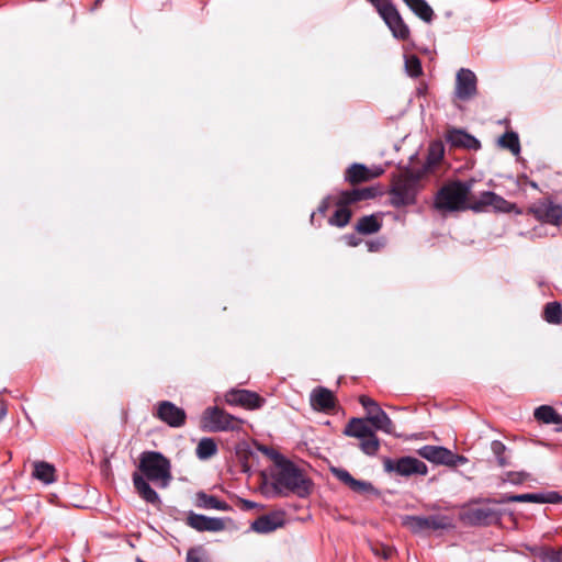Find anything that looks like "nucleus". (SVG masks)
I'll return each mask as SVG.
<instances>
[{
	"label": "nucleus",
	"mask_w": 562,
	"mask_h": 562,
	"mask_svg": "<svg viewBox=\"0 0 562 562\" xmlns=\"http://www.w3.org/2000/svg\"><path fill=\"white\" fill-rule=\"evenodd\" d=\"M284 524L285 513L283 510H276L258 517L251 524V529L257 533H269L283 527Z\"/></svg>",
	"instance_id": "4468645a"
},
{
	"label": "nucleus",
	"mask_w": 562,
	"mask_h": 562,
	"mask_svg": "<svg viewBox=\"0 0 562 562\" xmlns=\"http://www.w3.org/2000/svg\"><path fill=\"white\" fill-rule=\"evenodd\" d=\"M196 506L201 508L216 509L223 512L229 509V506L225 502H222L215 496L207 495L205 493H199L196 495Z\"/></svg>",
	"instance_id": "bb28decb"
},
{
	"label": "nucleus",
	"mask_w": 562,
	"mask_h": 562,
	"mask_svg": "<svg viewBox=\"0 0 562 562\" xmlns=\"http://www.w3.org/2000/svg\"><path fill=\"white\" fill-rule=\"evenodd\" d=\"M333 474L340 482L347 485L351 491L359 494H368L374 491V487L370 482L361 481L352 477V475L344 469H333Z\"/></svg>",
	"instance_id": "aec40b11"
},
{
	"label": "nucleus",
	"mask_w": 562,
	"mask_h": 562,
	"mask_svg": "<svg viewBox=\"0 0 562 562\" xmlns=\"http://www.w3.org/2000/svg\"><path fill=\"white\" fill-rule=\"evenodd\" d=\"M201 426L213 432L234 431L240 428V420L217 407H209L202 415Z\"/></svg>",
	"instance_id": "39448f33"
},
{
	"label": "nucleus",
	"mask_w": 562,
	"mask_h": 562,
	"mask_svg": "<svg viewBox=\"0 0 562 562\" xmlns=\"http://www.w3.org/2000/svg\"><path fill=\"white\" fill-rule=\"evenodd\" d=\"M383 19L392 35L400 41H406L409 38L411 31L408 25L404 22L397 9L391 4H384L378 12Z\"/></svg>",
	"instance_id": "1a4fd4ad"
},
{
	"label": "nucleus",
	"mask_w": 562,
	"mask_h": 562,
	"mask_svg": "<svg viewBox=\"0 0 562 562\" xmlns=\"http://www.w3.org/2000/svg\"><path fill=\"white\" fill-rule=\"evenodd\" d=\"M157 417L171 427H180L186 422V413L173 403L164 401L157 406Z\"/></svg>",
	"instance_id": "2eb2a0df"
},
{
	"label": "nucleus",
	"mask_w": 562,
	"mask_h": 562,
	"mask_svg": "<svg viewBox=\"0 0 562 562\" xmlns=\"http://www.w3.org/2000/svg\"><path fill=\"white\" fill-rule=\"evenodd\" d=\"M418 454L432 463L448 467H456L468 462L465 457L454 454L451 450L441 446H424L418 450Z\"/></svg>",
	"instance_id": "6e6552de"
},
{
	"label": "nucleus",
	"mask_w": 562,
	"mask_h": 562,
	"mask_svg": "<svg viewBox=\"0 0 562 562\" xmlns=\"http://www.w3.org/2000/svg\"><path fill=\"white\" fill-rule=\"evenodd\" d=\"M535 417L544 424H562V417L549 405H542L536 408Z\"/></svg>",
	"instance_id": "cd10ccee"
},
{
	"label": "nucleus",
	"mask_w": 562,
	"mask_h": 562,
	"mask_svg": "<svg viewBox=\"0 0 562 562\" xmlns=\"http://www.w3.org/2000/svg\"><path fill=\"white\" fill-rule=\"evenodd\" d=\"M535 215L542 222L555 226L562 225V206L552 203H542L535 210Z\"/></svg>",
	"instance_id": "412c9836"
},
{
	"label": "nucleus",
	"mask_w": 562,
	"mask_h": 562,
	"mask_svg": "<svg viewBox=\"0 0 562 562\" xmlns=\"http://www.w3.org/2000/svg\"><path fill=\"white\" fill-rule=\"evenodd\" d=\"M470 206L474 211H482L487 206L504 213L516 211L515 204L506 201L504 198L491 191L482 192L479 199H475V201Z\"/></svg>",
	"instance_id": "9b49d317"
},
{
	"label": "nucleus",
	"mask_w": 562,
	"mask_h": 562,
	"mask_svg": "<svg viewBox=\"0 0 562 562\" xmlns=\"http://www.w3.org/2000/svg\"><path fill=\"white\" fill-rule=\"evenodd\" d=\"M347 243H348L349 246H357L358 245V241L352 236L347 238Z\"/></svg>",
	"instance_id": "49530a36"
},
{
	"label": "nucleus",
	"mask_w": 562,
	"mask_h": 562,
	"mask_svg": "<svg viewBox=\"0 0 562 562\" xmlns=\"http://www.w3.org/2000/svg\"><path fill=\"white\" fill-rule=\"evenodd\" d=\"M454 92L460 100H469L476 94V76L472 70L461 68L457 72Z\"/></svg>",
	"instance_id": "f8f14e48"
},
{
	"label": "nucleus",
	"mask_w": 562,
	"mask_h": 562,
	"mask_svg": "<svg viewBox=\"0 0 562 562\" xmlns=\"http://www.w3.org/2000/svg\"><path fill=\"white\" fill-rule=\"evenodd\" d=\"M499 145L509 149L514 155L519 154L520 145L518 135L514 132L505 133L498 140Z\"/></svg>",
	"instance_id": "f704fd0d"
},
{
	"label": "nucleus",
	"mask_w": 562,
	"mask_h": 562,
	"mask_svg": "<svg viewBox=\"0 0 562 562\" xmlns=\"http://www.w3.org/2000/svg\"><path fill=\"white\" fill-rule=\"evenodd\" d=\"M187 524L198 531H222L225 522L222 518H211L203 515L190 513Z\"/></svg>",
	"instance_id": "f3484780"
},
{
	"label": "nucleus",
	"mask_w": 562,
	"mask_h": 562,
	"mask_svg": "<svg viewBox=\"0 0 562 562\" xmlns=\"http://www.w3.org/2000/svg\"><path fill=\"white\" fill-rule=\"evenodd\" d=\"M327 207H328V201H327V200H325V201H323V203L318 206V212H321V213H325V211L327 210Z\"/></svg>",
	"instance_id": "a18cd8bd"
},
{
	"label": "nucleus",
	"mask_w": 562,
	"mask_h": 562,
	"mask_svg": "<svg viewBox=\"0 0 562 562\" xmlns=\"http://www.w3.org/2000/svg\"><path fill=\"white\" fill-rule=\"evenodd\" d=\"M383 171L384 170L381 167L368 168L361 164H353L347 170L346 179L350 183H358L376 178L381 176Z\"/></svg>",
	"instance_id": "6ab92c4d"
},
{
	"label": "nucleus",
	"mask_w": 562,
	"mask_h": 562,
	"mask_svg": "<svg viewBox=\"0 0 562 562\" xmlns=\"http://www.w3.org/2000/svg\"><path fill=\"white\" fill-rule=\"evenodd\" d=\"M405 69L411 77H417L422 74V65L416 56H407L405 59Z\"/></svg>",
	"instance_id": "e433bc0d"
},
{
	"label": "nucleus",
	"mask_w": 562,
	"mask_h": 562,
	"mask_svg": "<svg viewBox=\"0 0 562 562\" xmlns=\"http://www.w3.org/2000/svg\"><path fill=\"white\" fill-rule=\"evenodd\" d=\"M403 525L413 532H425L429 530L448 529L452 526L451 520L446 516L434 515L428 517L405 516Z\"/></svg>",
	"instance_id": "423d86ee"
},
{
	"label": "nucleus",
	"mask_w": 562,
	"mask_h": 562,
	"mask_svg": "<svg viewBox=\"0 0 562 562\" xmlns=\"http://www.w3.org/2000/svg\"><path fill=\"white\" fill-rule=\"evenodd\" d=\"M381 228V222L375 215H368L361 217L356 226V229L361 234H373Z\"/></svg>",
	"instance_id": "c85d7f7f"
},
{
	"label": "nucleus",
	"mask_w": 562,
	"mask_h": 562,
	"mask_svg": "<svg viewBox=\"0 0 562 562\" xmlns=\"http://www.w3.org/2000/svg\"><path fill=\"white\" fill-rule=\"evenodd\" d=\"M491 450L494 453V456L497 458L498 464L501 467H505V465L508 464L506 459L504 458V453L506 451V447H505V445L503 442H501L498 440L492 441Z\"/></svg>",
	"instance_id": "4c0bfd02"
},
{
	"label": "nucleus",
	"mask_w": 562,
	"mask_h": 562,
	"mask_svg": "<svg viewBox=\"0 0 562 562\" xmlns=\"http://www.w3.org/2000/svg\"><path fill=\"white\" fill-rule=\"evenodd\" d=\"M187 562H204L201 548H192L187 553Z\"/></svg>",
	"instance_id": "79ce46f5"
},
{
	"label": "nucleus",
	"mask_w": 562,
	"mask_h": 562,
	"mask_svg": "<svg viewBox=\"0 0 562 562\" xmlns=\"http://www.w3.org/2000/svg\"><path fill=\"white\" fill-rule=\"evenodd\" d=\"M360 404L363 406V408L367 411L368 416L367 420L372 424V426L378 429L382 430L386 434H393L394 425L391 418L387 416V414L379 406V404L370 398L367 395H361L359 397Z\"/></svg>",
	"instance_id": "0eeeda50"
},
{
	"label": "nucleus",
	"mask_w": 562,
	"mask_h": 562,
	"mask_svg": "<svg viewBox=\"0 0 562 562\" xmlns=\"http://www.w3.org/2000/svg\"><path fill=\"white\" fill-rule=\"evenodd\" d=\"M508 502H531V503H546L552 502V498H546L542 494H520V495H510L505 496L495 503H508Z\"/></svg>",
	"instance_id": "2f4dec72"
},
{
	"label": "nucleus",
	"mask_w": 562,
	"mask_h": 562,
	"mask_svg": "<svg viewBox=\"0 0 562 562\" xmlns=\"http://www.w3.org/2000/svg\"><path fill=\"white\" fill-rule=\"evenodd\" d=\"M244 505L246 508H254L256 506L255 503L250 502V501H244Z\"/></svg>",
	"instance_id": "de8ad7c7"
},
{
	"label": "nucleus",
	"mask_w": 562,
	"mask_h": 562,
	"mask_svg": "<svg viewBox=\"0 0 562 562\" xmlns=\"http://www.w3.org/2000/svg\"><path fill=\"white\" fill-rule=\"evenodd\" d=\"M225 398L231 405H240L248 409L258 408L262 403L258 394L247 390H232L225 395Z\"/></svg>",
	"instance_id": "dca6fc26"
},
{
	"label": "nucleus",
	"mask_w": 562,
	"mask_h": 562,
	"mask_svg": "<svg viewBox=\"0 0 562 562\" xmlns=\"http://www.w3.org/2000/svg\"><path fill=\"white\" fill-rule=\"evenodd\" d=\"M338 209L334 213V215L329 218V224L337 227L346 226L351 217L350 211L347 209L348 204H342L340 202V198L338 199Z\"/></svg>",
	"instance_id": "c756f323"
},
{
	"label": "nucleus",
	"mask_w": 562,
	"mask_h": 562,
	"mask_svg": "<svg viewBox=\"0 0 562 562\" xmlns=\"http://www.w3.org/2000/svg\"><path fill=\"white\" fill-rule=\"evenodd\" d=\"M7 411L3 407H0V420L5 416Z\"/></svg>",
	"instance_id": "8fccbe9b"
},
{
	"label": "nucleus",
	"mask_w": 562,
	"mask_h": 562,
	"mask_svg": "<svg viewBox=\"0 0 562 562\" xmlns=\"http://www.w3.org/2000/svg\"><path fill=\"white\" fill-rule=\"evenodd\" d=\"M529 477V474L526 472H508L506 473V481L513 484H520L525 482Z\"/></svg>",
	"instance_id": "ea45409f"
},
{
	"label": "nucleus",
	"mask_w": 562,
	"mask_h": 562,
	"mask_svg": "<svg viewBox=\"0 0 562 562\" xmlns=\"http://www.w3.org/2000/svg\"><path fill=\"white\" fill-rule=\"evenodd\" d=\"M32 474L36 480L45 484H50L56 480L54 465L45 461L34 462Z\"/></svg>",
	"instance_id": "393cba45"
},
{
	"label": "nucleus",
	"mask_w": 562,
	"mask_h": 562,
	"mask_svg": "<svg viewBox=\"0 0 562 562\" xmlns=\"http://www.w3.org/2000/svg\"><path fill=\"white\" fill-rule=\"evenodd\" d=\"M368 247L370 251H375L378 249V245L374 243H368Z\"/></svg>",
	"instance_id": "09e8293b"
},
{
	"label": "nucleus",
	"mask_w": 562,
	"mask_h": 562,
	"mask_svg": "<svg viewBox=\"0 0 562 562\" xmlns=\"http://www.w3.org/2000/svg\"><path fill=\"white\" fill-rule=\"evenodd\" d=\"M544 319L550 324L559 325L562 323V307L558 302L548 303L543 313Z\"/></svg>",
	"instance_id": "473e14b6"
},
{
	"label": "nucleus",
	"mask_w": 562,
	"mask_h": 562,
	"mask_svg": "<svg viewBox=\"0 0 562 562\" xmlns=\"http://www.w3.org/2000/svg\"><path fill=\"white\" fill-rule=\"evenodd\" d=\"M378 194V190L373 187L355 189L351 191H345L340 193V202L342 204H351L362 200H369Z\"/></svg>",
	"instance_id": "5701e85b"
},
{
	"label": "nucleus",
	"mask_w": 562,
	"mask_h": 562,
	"mask_svg": "<svg viewBox=\"0 0 562 562\" xmlns=\"http://www.w3.org/2000/svg\"><path fill=\"white\" fill-rule=\"evenodd\" d=\"M372 552L378 557H383L384 559H389L392 555L393 550L390 547L378 543V544L372 546Z\"/></svg>",
	"instance_id": "a19ab883"
},
{
	"label": "nucleus",
	"mask_w": 562,
	"mask_h": 562,
	"mask_svg": "<svg viewBox=\"0 0 562 562\" xmlns=\"http://www.w3.org/2000/svg\"><path fill=\"white\" fill-rule=\"evenodd\" d=\"M447 140L456 147H463L467 149H479L481 144L480 142L472 135L465 133L461 130H452L447 135Z\"/></svg>",
	"instance_id": "4be33fe9"
},
{
	"label": "nucleus",
	"mask_w": 562,
	"mask_h": 562,
	"mask_svg": "<svg viewBox=\"0 0 562 562\" xmlns=\"http://www.w3.org/2000/svg\"><path fill=\"white\" fill-rule=\"evenodd\" d=\"M371 4L376 9V11H380V8L384 4H391L392 2L389 0H369Z\"/></svg>",
	"instance_id": "37998d69"
},
{
	"label": "nucleus",
	"mask_w": 562,
	"mask_h": 562,
	"mask_svg": "<svg viewBox=\"0 0 562 562\" xmlns=\"http://www.w3.org/2000/svg\"><path fill=\"white\" fill-rule=\"evenodd\" d=\"M217 452V446L211 438H203L196 447V456L200 460H206Z\"/></svg>",
	"instance_id": "7c9ffc66"
},
{
	"label": "nucleus",
	"mask_w": 562,
	"mask_h": 562,
	"mask_svg": "<svg viewBox=\"0 0 562 562\" xmlns=\"http://www.w3.org/2000/svg\"><path fill=\"white\" fill-rule=\"evenodd\" d=\"M260 451H262L265 454L269 456L273 460V452H277L276 450L268 448V447H260Z\"/></svg>",
	"instance_id": "c03bdc74"
},
{
	"label": "nucleus",
	"mask_w": 562,
	"mask_h": 562,
	"mask_svg": "<svg viewBox=\"0 0 562 562\" xmlns=\"http://www.w3.org/2000/svg\"><path fill=\"white\" fill-rule=\"evenodd\" d=\"M383 465L386 472H396L404 476L412 474L425 475L427 473V465L423 461L413 457H403L396 461L385 459Z\"/></svg>",
	"instance_id": "9d476101"
},
{
	"label": "nucleus",
	"mask_w": 562,
	"mask_h": 562,
	"mask_svg": "<svg viewBox=\"0 0 562 562\" xmlns=\"http://www.w3.org/2000/svg\"><path fill=\"white\" fill-rule=\"evenodd\" d=\"M443 145L441 143H432L429 146L426 169L427 171L431 170L434 166H436L443 157Z\"/></svg>",
	"instance_id": "72a5a7b5"
},
{
	"label": "nucleus",
	"mask_w": 562,
	"mask_h": 562,
	"mask_svg": "<svg viewBox=\"0 0 562 562\" xmlns=\"http://www.w3.org/2000/svg\"><path fill=\"white\" fill-rule=\"evenodd\" d=\"M273 461L277 468L273 485L279 494H294L301 498L311 494L313 484L301 469L278 452H273Z\"/></svg>",
	"instance_id": "f03ea898"
},
{
	"label": "nucleus",
	"mask_w": 562,
	"mask_h": 562,
	"mask_svg": "<svg viewBox=\"0 0 562 562\" xmlns=\"http://www.w3.org/2000/svg\"><path fill=\"white\" fill-rule=\"evenodd\" d=\"M360 448L361 450L369 456H373L378 452L380 447V441L376 438V436L373 434L369 435L368 437H364L360 439Z\"/></svg>",
	"instance_id": "c9c22d12"
},
{
	"label": "nucleus",
	"mask_w": 562,
	"mask_h": 562,
	"mask_svg": "<svg viewBox=\"0 0 562 562\" xmlns=\"http://www.w3.org/2000/svg\"><path fill=\"white\" fill-rule=\"evenodd\" d=\"M473 181H453L443 186L437 193L435 206L441 212H454L471 209L475 198L471 195Z\"/></svg>",
	"instance_id": "7ed1b4c3"
},
{
	"label": "nucleus",
	"mask_w": 562,
	"mask_h": 562,
	"mask_svg": "<svg viewBox=\"0 0 562 562\" xmlns=\"http://www.w3.org/2000/svg\"><path fill=\"white\" fill-rule=\"evenodd\" d=\"M560 429H562V426L560 427Z\"/></svg>",
	"instance_id": "3c124183"
},
{
	"label": "nucleus",
	"mask_w": 562,
	"mask_h": 562,
	"mask_svg": "<svg viewBox=\"0 0 562 562\" xmlns=\"http://www.w3.org/2000/svg\"><path fill=\"white\" fill-rule=\"evenodd\" d=\"M138 469L143 475L139 473L133 474V483L137 493L147 503L158 505L160 498L146 479L159 487H167L172 479L169 460L160 452L145 451L140 454Z\"/></svg>",
	"instance_id": "f257e3e1"
},
{
	"label": "nucleus",
	"mask_w": 562,
	"mask_h": 562,
	"mask_svg": "<svg viewBox=\"0 0 562 562\" xmlns=\"http://www.w3.org/2000/svg\"><path fill=\"white\" fill-rule=\"evenodd\" d=\"M310 402L313 409L319 412H329L334 409L336 405L334 393L323 386H318L312 391Z\"/></svg>",
	"instance_id": "a211bd4d"
},
{
	"label": "nucleus",
	"mask_w": 562,
	"mask_h": 562,
	"mask_svg": "<svg viewBox=\"0 0 562 562\" xmlns=\"http://www.w3.org/2000/svg\"><path fill=\"white\" fill-rule=\"evenodd\" d=\"M419 177L412 173L402 175L391 190V202L394 206L409 205L415 202Z\"/></svg>",
	"instance_id": "20e7f679"
},
{
	"label": "nucleus",
	"mask_w": 562,
	"mask_h": 562,
	"mask_svg": "<svg viewBox=\"0 0 562 562\" xmlns=\"http://www.w3.org/2000/svg\"><path fill=\"white\" fill-rule=\"evenodd\" d=\"M543 562H562V550L547 549L542 552Z\"/></svg>",
	"instance_id": "58836bf2"
},
{
	"label": "nucleus",
	"mask_w": 562,
	"mask_h": 562,
	"mask_svg": "<svg viewBox=\"0 0 562 562\" xmlns=\"http://www.w3.org/2000/svg\"><path fill=\"white\" fill-rule=\"evenodd\" d=\"M498 517V513L488 505L469 507L462 514V519L471 525H488Z\"/></svg>",
	"instance_id": "ddd939ff"
},
{
	"label": "nucleus",
	"mask_w": 562,
	"mask_h": 562,
	"mask_svg": "<svg viewBox=\"0 0 562 562\" xmlns=\"http://www.w3.org/2000/svg\"><path fill=\"white\" fill-rule=\"evenodd\" d=\"M368 420L363 418H352L345 429V435L362 439L373 434V430L368 425Z\"/></svg>",
	"instance_id": "b1692460"
},
{
	"label": "nucleus",
	"mask_w": 562,
	"mask_h": 562,
	"mask_svg": "<svg viewBox=\"0 0 562 562\" xmlns=\"http://www.w3.org/2000/svg\"><path fill=\"white\" fill-rule=\"evenodd\" d=\"M404 3L424 22L430 23L434 10L425 0H403Z\"/></svg>",
	"instance_id": "a878e982"
}]
</instances>
